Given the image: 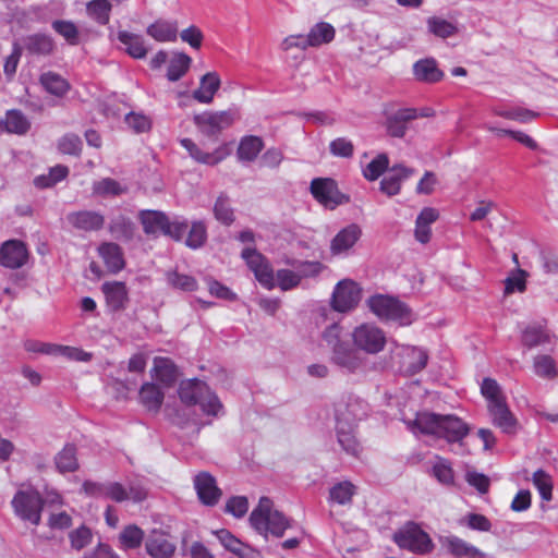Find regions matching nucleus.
<instances>
[{"mask_svg":"<svg viewBox=\"0 0 558 558\" xmlns=\"http://www.w3.org/2000/svg\"><path fill=\"white\" fill-rule=\"evenodd\" d=\"M404 423L415 436H430L435 439H444L448 444H461L470 433L469 424L456 414L423 411L416 413L414 420H408Z\"/></svg>","mask_w":558,"mask_h":558,"instance_id":"nucleus-1","label":"nucleus"},{"mask_svg":"<svg viewBox=\"0 0 558 558\" xmlns=\"http://www.w3.org/2000/svg\"><path fill=\"white\" fill-rule=\"evenodd\" d=\"M368 411V403L353 396L338 402L336 405L337 439L348 454L357 456L360 452V444L355 437V427L360 421L367 416Z\"/></svg>","mask_w":558,"mask_h":558,"instance_id":"nucleus-2","label":"nucleus"},{"mask_svg":"<svg viewBox=\"0 0 558 558\" xmlns=\"http://www.w3.org/2000/svg\"><path fill=\"white\" fill-rule=\"evenodd\" d=\"M272 506V501L268 497H262L258 506L250 515V522L260 534L269 532L276 537H281L284 531L291 526L290 520Z\"/></svg>","mask_w":558,"mask_h":558,"instance_id":"nucleus-3","label":"nucleus"},{"mask_svg":"<svg viewBox=\"0 0 558 558\" xmlns=\"http://www.w3.org/2000/svg\"><path fill=\"white\" fill-rule=\"evenodd\" d=\"M179 396L187 405L198 404L207 415L217 416L222 410L218 397L209 389L206 383L196 378L182 381L179 388Z\"/></svg>","mask_w":558,"mask_h":558,"instance_id":"nucleus-4","label":"nucleus"},{"mask_svg":"<svg viewBox=\"0 0 558 558\" xmlns=\"http://www.w3.org/2000/svg\"><path fill=\"white\" fill-rule=\"evenodd\" d=\"M371 312L380 320L408 326L415 319L412 310L397 298L377 294L367 300Z\"/></svg>","mask_w":558,"mask_h":558,"instance_id":"nucleus-5","label":"nucleus"},{"mask_svg":"<svg viewBox=\"0 0 558 558\" xmlns=\"http://www.w3.org/2000/svg\"><path fill=\"white\" fill-rule=\"evenodd\" d=\"M393 541L400 548L418 555L429 554L434 549L429 535L414 522H408L399 529Z\"/></svg>","mask_w":558,"mask_h":558,"instance_id":"nucleus-6","label":"nucleus"},{"mask_svg":"<svg viewBox=\"0 0 558 558\" xmlns=\"http://www.w3.org/2000/svg\"><path fill=\"white\" fill-rule=\"evenodd\" d=\"M11 504L14 513L20 519L28 521L34 525H38L40 523L45 501L39 492L33 488L19 490L14 495Z\"/></svg>","mask_w":558,"mask_h":558,"instance_id":"nucleus-7","label":"nucleus"},{"mask_svg":"<svg viewBox=\"0 0 558 558\" xmlns=\"http://www.w3.org/2000/svg\"><path fill=\"white\" fill-rule=\"evenodd\" d=\"M351 336L354 347L367 354L381 352L387 343L385 331L375 324H361L353 329Z\"/></svg>","mask_w":558,"mask_h":558,"instance_id":"nucleus-8","label":"nucleus"},{"mask_svg":"<svg viewBox=\"0 0 558 558\" xmlns=\"http://www.w3.org/2000/svg\"><path fill=\"white\" fill-rule=\"evenodd\" d=\"M236 120L235 110L222 111H204L195 114L193 118L194 124L201 133L208 137L217 136L223 130L230 128Z\"/></svg>","mask_w":558,"mask_h":558,"instance_id":"nucleus-9","label":"nucleus"},{"mask_svg":"<svg viewBox=\"0 0 558 558\" xmlns=\"http://www.w3.org/2000/svg\"><path fill=\"white\" fill-rule=\"evenodd\" d=\"M361 300V289L349 279L341 280L333 289L331 298L332 310L339 313H347L353 310Z\"/></svg>","mask_w":558,"mask_h":558,"instance_id":"nucleus-10","label":"nucleus"},{"mask_svg":"<svg viewBox=\"0 0 558 558\" xmlns=\"http://www.w3.org/2000/svg\"><path fill=\"white\" fill-rule=\"evenodd\" d=\"M311 193L318 203L330 209L349 201L339 192L336 182L328 178L314 179L311 182Z\"/></svg>","mask_w":558,"mask_h":558,"instance_id":"nucleus-11","label":"nucleus"},{"mask_svg":"<svg viewBox=\"0 0 558 558\" xmlns=\"http://www.w3.org/2000/svg\"><path fill=\"white\" fill-rule=\"evenodd\" d=\"M147 497V488L141 481H132L128 486L119 482H107L106 499L116 502L133 501L141 502Z\"/></svg>","mask_w":558,"mask_h":558,"instance_id":"nucleus-12","label":"nucleus"},{"mask_svg":"<svg viewBox=\"0 0 558 558\" xmlns=\"http://www.w3.org/2000/svg\"><path fill=\"white\" fill-rule=\"evenodd\" d=\"M438 543L441 550L454 558H486L487 554L477 548L473 544L462 539L461 537L448 534L439 535Z\"/></svg>","mask_w":558,"mask_h":558,"instance_id":"nucleus-13","label":"nucleus"},{"mask_svg":"<svg viewBox=\"0 0 558 558\" xmlns=\"http://www.w3.org/2000/svg\"><path fill=\"white\" fill-rule=\"evenodd\" d=\"M331 313L332 311L326 306L318 307L315 312V324L317 326L326 325L322 333V339L327 347L331 349L332 353L338 345H343L345 342L341 340L342 328L339 323L333 319H329V315Z\"/></svg>","mask_w":558,"mask_h":558,"instance_id":"nucleus-14","label":"nucleus"},{"mask_svg":"<svg viewBox=\"0 0 558 558\" xmlns=\"http://www.w3.org/2000/svg\"><path fill=\"white\" fill-rule=\"evenodd\" d=\"M28 250L20 240H8L0 246V265L9 269H19L28 260Z\"/></svg>","mask_w":558,"mask_h":558,"instance_id":"nucleus-15","label":"nucleus"},{"mask_svg":"<svg viewBox=\"0 0 558 558\" xmlns=\"http://www.w3.org/2000/svg\"><path fill=\"white\" fill-rule=\"evenodd\" d=\"M359 351L360 350L355 347L352 348L348 342L343 345H338V348L335 349V352L331 353V362L342 372L354 374L365 364V359Z\"/></svg>","mask_w":558,"mask_h":558,"instance_id":"nucleus-16","label":"nucleus"},{"mask_svg":"<svg viewBox=\"0 0 558 558\" xmlns=\"http://www.w3.org/2000/svg\"><path fill=\"white\" fill-rule=\"evenodd\" d=\"M180 144L187 150L191 158H193L198 163L207 166H215L221 162L230 154L227 145H221L214 151L206 153L201 149L191 138H182L180 140Z\"/></svg>","mask_w":558,"mask_h":558,"instance_id":"nucleus-17","label":"nucleus"},{"mask_svg":"<svg viewBox=\"0 0 558 558\" xmlns=\"http://www.w3.org/2000/svg\"><path fill=\"white\" fill-rule=\"evenodd\" d=\"M194 488L201 502L206 506H215L221 497V490L215 477L207 472H201L194 476Z\"/></svg>","mask_w":558,"mask_h":558,"instance_id":"nucleus-18","label":"nucleus"},{"mask_svg":"<svg viewBox=\"0 0 558 558\" xmlns=\"http://www.w3.org/2000/svg\"><path fill=\"white\" fill-rule=\"evenodd\" d=\"M492 423L501 429L502 433L513 435L517 433L519 422L510 411L506 400L492 405H487Z\"/></svg>","mask_w":558,"mask_h":558,"instance_id":"nucleus-19","label":"nucleus"},{"mask_svg":"<svg viewBox=\"0 0 558 558\" xmlns=\"http://www.w3.org/2000/svg\"><path fill=\"white\" fill-rule=\"evenodd\" d=\"M362 235L361 228L351 223L345 228L341 229L330 243V252L332 255H342L347 254L360 240Z\"/></svg>","mask_w":558,"mask_h":558,"instance_id":"nucleus-20","label":"nucleus"},{"mask_svg":"<svg viewBox=\"0 0 558 558\" xmlns=\"http://www.w3.org/2000/svg\"><path fill=\"white\" fill-rule=\"evenodd\" d=\"M418 118L415 108H401L389 114L386 120L387 132L392 137H403L408 131V123Z\"/></svg>","mask_w":558,"mask_h":558,"instance_id":"nucleus-21","label":"nucleus"},{"mask_svg":"<svg viewBox=\"0 0 558 558\" xmlns=\"http://www.w3.org/2000/svg\"><path fill=\"white\" fill-rule=\"evenodd\" d=\"M68 222L75 229L90 232L98 231L105 225V217L95 210H80L66 216Z\"/></svg>","mask_w":558,"mask_h":558,"instance_id":"nucleus-22","label":"nucleus"},{"mask_svg":"<svg viewBox=\"0 0 558 558\" xmlns=\"http://www.w3.org/2000/svg\"><path fill=\"white\" fill-rule=\"evenodd\" d=\"M555 339L548 329L538 324L529 325L521 331V343L529 350L553 344Z\"/></svg>","mask_w":558,"mask_h":558,"instance_id":"nucleus-23","label":"nucleus"},{"mask_svg":"<svg viewBox=\"0 0 558 558\" xmlns=\"http://www.w3.org/2000/svg\"><path fill=\"white\" fill-rule=\"evenodd\" d=\"M414 169L404 167L403 165H396L389 173L380 181V191L388 196L399 194L401 182L414 174Z\"/></svg>","mask_w":558,"mask_h":558,"instance_id":"nucleus-24","label":"nucleus"},{"mask_svg":"<svg viewBox=\"0 0 558 558\" xmlns=\"http://www.w3.org/2000/svg\"><path fill=\"white\" fill-rule=\"evenodd\" d=\"M145 547L151 558H171L175 550V545L162 532L156 530L147 537Z\"/></svg>","mask_w":558,"mask_h":558,"instance_id":"nucleus-25","label":"nucleus"},{"mask_svg":"<svg viewBox=\"0 0 558 558\" xmlns=\"http://www.w3.org/2000/svg\"><path fill=\"white\" fill-rule=\"evenodd\" d=\"M428 354L422 348L408 345L402 349L401 367L409 375L421 372L426 366Z\"/></svg>","mask_w":558,"mask_h":558,"instance_id":"nucleus-26","label":"nucleus"},{"mask_svg":"<svg viewBox=\"0 0 558 558\" xmlns=\"http://www.w3.org/2000/svg\"><path fill=\"white\" fill-rule=\"evenodd\" d=\"M439 213L436 208L424 207L415 220L414 235L422 244L429 242L432 236L430 226L438 219Z\"/></svg>","mask_w":558,"mask_h":558,"instance_id":"nucleus-27","label":"nucleus"},{"mask_svg":"<svg viewBox=\"0 0 558 558\" xmlns=\"http://www.w3.org/2000/svg\"><path fill=\"white\" fill-rule=\"evenodd\" d=\"M178 368L168 357L157 356L154 359L151 376L166 387L172 386L178 379Z\"/></svg>","mask_w":558,"mask_h":558,"instance_id":"nucleus-28","label":"nucleus"},{"mask_svg":"<svg viewBox=\"0 0 558 558\" xmlns=\"http://www.w3.org/2000/svg\"><path fill=\"white\" fill-rule=\"evenodd\" d=\"M178 24L175 21L159 19L148 25L146 33L159 43H173L178 38Z\"/></svg>","mask_w":558,"mask_h":558,"instance_id":"nucleus-29","label":"nucleus"},{"mask_svg":"<svg viewBox=\"0 0 558 558\" xmlns=\"http://www.w3.org/2000/svg\"><path fill=\"white\" fill-rule=\"evenodd\" d=\"M220 77L217 72H208L201 77L199 87L193 92V98L201 104H210L220 88Z\"/></svg>","mask_w":558,"mask_h":558,"instance_id":"nucleus-30","label":"nucleus"},{"mask_svg":"<svg viewBox=\"0 0 558 558\" xmlns=\"http://www.w3.org/2000/svg\"><path fill=\"white\" fill-rule=\"evenodd\" d=\"M413 74L417 81L424 83H436L444 77V72L433 58L416 61L413 65Z\"/></svg>","mask_w":558,"mask_h":558,"instance_id":"nucleus-31","label":"nucleus"},{"mask_svg":"<svg viewBox=\"0 0 558 558\" xmlns=\"http://www.w3.org/2000/svg\"><path fill=\"white\" fill-rule=\"evenodd\" d=\"M118 40L124 46L125 52L134 59H144L147 54V47L143 36L128 31H119Z\"/></svg>","mask_w":558,"mask_h":558,"instance_id":"nucleus-32","label":"nucleus"},{"mask_svg":"<svg viewBox=\"0 0 558 558\" xmlns=\"http://www.w3.org/2000/svg\"><path fill=\"white\" fill-rule=\"evenodd\" d=\"M98 252L109 271L117 274L124 268L123 252L118 244L102 243L98 247Z\"/></svg>","mask_w":558,"mask_h":558,"instance_id":"nucleus-33","label":"nucleus"},{"mask_svg":"<svg viewBox=\"0 0 558 558\" xmlns=\"http://www.w3.org/2000/svg\"><path fill=\"white\" fill-rule=\"evenodd\" d=\"M101 289L110 310L119 311L123 308L124 303L128 300V291L123 282H105Z\"/></svg>","mask_w":558,"mask_h":558,"instance_id":"nucleus-34","label":"nucleus"},{"mask_svg":"<svg viewBox=\"0 0 558 558\" xmlns=\"http://www.w3.org/2000/svg\"><path fill=\"white\" fill-rule=\"evenodd\" d=\"M140 402L148 410L158 412L160 409L165 395L161 389L153 383H145L140 389Z\"/></svg>","mask_w":558,"mask_h":558,"instance_id":"nucleus-35","label":"nucleus"},{"mask_svg":"<svg viewBox=\"0 0 558 558\" xmlns=\"http://www.w3.org/2000/svg\"><path fill=\"white\" fill-rule=\"evenodd\" d=\"M355 494L356 486L349 481H342L330 487L328 502L331 505L349 506Z\"/></svg>","mask_w":558,"mask_h":558,"instance_id":"nucleus-36","label":"nucleus"},{"mask_svg":"<svg viewBox=\"0 0 558 558\" xmlns=\"http://www.w3.org/2000/svg\"><path fill=\"white\" fill-rule=\"evenodd\" d=\"M533 372L543 379L553 380L558 377L557 361L549 354H536L533 357Z\"/></svg>","mask_w":558,"mask_h":558,"instance_id":"nucleus-37","label":"nucleus"},{"mask_svg":"<svg viewBox=\"0 0 558 558\" xmlns=\"http://www.w3.org/2000/svg\"><path fill=\"white\" fill-rule=\"evenodd\" d=\"M140 219L145 233L156 235L165 232L168 217L161 211L143 210L140 214Z\"/></svg>","mask_w":558,"mask_h":558,"instance_id":"nucleus-38","label":"nucleus"},{"mask_svg":"<svg viewBox=\"0 0 558 558\" xmlns=\"http://www.w3.org/2000/svg\"><path fill=\"white\" fill-rule=\"evenodd\" d=\"M336 35L335 27L326 22H319L315 24L306 35L307 44L311 47H319L325 44H329L333 40Z\"/></svg>","mask_w":558,"mask_h":558,"instance_id":"nucleus-39","label":"nucleus"},{"mask_svg":"<svg viewBox=\"0 0 558 558\" xmlns=\"http://www.w3.org/2000/svg\"><path fill=\"white\" fill-rule=\"evenodd\" d=\"M166 282L171 289L182 292H194L198 288L197 280L193 276L179 272L178 270L167 271Z\"/></svg>","mask_w":558,"mask_h":558,"instance_id":"nucleus-40","label":"nucleus"},{"mask_svg":"<svg viewBox=\"0 0 558 558\" xmlns=\"http://www.w3.org/2000/svg\"><path fill=\"white\" fill-rule=\"evenodd\" d=\"M4 130L9 133L24 135L31 129V122L20 110H9L3 121Z\"/></svg>","mask_w":558,"mask_h":558,"instance_id":"nucleus-41","label":"nucleus"},{"mask_svg":"<svg viewBox=\"0 0 558 558\" xmlns=\"http://www.w3.org/2000/svg\"><path fill=\"white\" fill-rule=\"evenodd\" d=\"M192 63L191 57L184 52H175L169 61L167 78L177 82L189 71Z\"/></svg>","mask_w":558,"mask_h":558,"instance_id":"nucleus-42","label":"nucleus"},{"mask_svg":"<svg viewBox=\"0 0 558 558\" xmlns=\"http://www.w3.org/2000/svg\"><path fill=\"white\" fill-rule=\"evenodd\" d=\"M111 9L112 5L108 0H92L86 3L87 16L99 25L109 23Z\"/></svg>","mask_w":558,"mask_h":558,"instance_id":"nucleus-43","label":"nucleus"},{"mask_svg":"<svg viewBox=\"0 0 558 558\" xmlns=\"http://www.w3.org/2000/svg\"><path fill=\"white\" fill-rule=\"evenodd\" d=\"M54 463L60 473L76 471L78 469L76 448L73 445H65L54 457Z\"/></svg>","mask_w":558,"mask_h":558,"instance_id":"nucleus-44","label":"nucleus"},{"mask_svg":"<svg viewBox=\"0 0 558 558\" xmlns=\"http://www.w3.org/2000/svg\"><path fill=\"white\" fill-rule=\"evenodd\" d=\"M283 263L296 270L301 282L304 278L318 276L324 269L323 264L316 260H299L294 258H286Z\"/></svg>","mask_w":558,"mask_h":558,"instance_id":"nucleus-45","label":"nucleus"},{"mask_svg":"<svg viewBox=\"0 0 558 558\" xmlns=\"http://www.w3.org/2000/svg\"><path fill=\"white\" fill-rule=\"evenodd\" d=\"M263 141L257 136H245L238 148V157L242 161H253L263 149Z\"/></svg>","mask_w":558,"mask_h":558,"instance_id":"nucleus-46","label":"nucleus"},{"mask_svg":"<svg viewBox=\"0 0 558 558\" xmlns=\"http://www.w3.org/2000/svg\"><path fill=\"white\" fill-rule=\"evenodd\" d=\"M40 83L48 93L57 97L64 96L70 88L69 83L62 76L53 72L44 73L40 76Z\"/></svg>","mask_w":558,"mask_h":558,"instance_id":"nucleus-47","label":"nucleus"},{"mask_svg":"<svg viewBox=\"0 0 558 558\" xmlns=\"http://www.w3.org/2000/svg\"><path fill=\"white\" fill-rule=\"evenodd\" d=\"M144 532L134 524L126 525L120 533L119 541L123 549H135L142 545Z\"/></svg>","mask_w":558,"mask_h":558,"instance_id":"nucleus-48","label":"nucleus"},{"mask_svg":"<svg viewBox=\"0 0 558 558\" xmlns=\"http://www.w3.org/2000/svg\"><path fill=\"white\" fill-rule=\"evenodd\" d=\"M52 29L72 46L78 45L80 32L72 21L56 20L51 23Z\"/></svg>","mask_w":558,"mask_h":558,"instance_id":"nucleus-49","label":"nucleus"},{"mask_svg":"<svg viewBox=\"0 0 558 558\" xmlns=\"http://www.w3.org/2000/svg\"><path fill=\"white\" fill-rule=\"evenodd\" d=\"M427 29L439 38H448L457 34V26L439 16H432L427 20Z\"/></svg>","mask_w":558,"mask_h":558,"instance_id":"nucleus-50","label":"nucleus"},{"mask_svg":"<svg viewBox=\"0 0 558 558\" xmlns=\"http://www.w3.org/2000/svg\"><path fill=\"white\" fill-rule=\"evenodd\" d=\"M432 473L442 485H451L454 482V473L449 460L436 456Z\"/></svg>","mask_w":558,"mask_h":558,"instance_id":"nucleus-51","label":"nucleus"},{"mask_svg":"<svg viewBox=\"0 0 558 558\" xmlns=\"http://www.w3.org/2000/svg\"><path fill=\"white\" fill-rule=\"evenodd\" d=\"M185 239V244L190 248L197 250L202 247L207 240V227L203 221H194Z\"/></svg>","mask_w":558,"mask_h":558,"instance_id":"nucleus-52","label":"nucleus"},{"mask_svg":"<svg viewBox=\"0 0 558 558\" xmlns=\"http://www.w3.org/2000/svg\"><path fill=\"white\" fill-rule=\"evenodd\" d=\"M214 215L219 222L226 226H230L234 221V211L227 195L218 196L214 205Z\"/></svg>","mask_w":558,"mask_h":558,"instance_id":"nucleus-53","label":"nucleus"},{"mask_svg":"<svg viewBox=\"0 0 558 558\" xmlns=\"http://www.w3.org/2000/svg\"><path fill=\"white\" fill-rule=\"evenodd\" d=\"M276 287L281 291H290L298 288L301 284L300 276L296 270L293 269H278L275 274Z\"/></svg>","mask_w":558,"mask_h":558,"instance_id":"nucleus-54","label":"nucleus"},{"mask_svg":"<svg viewBox=\"0 0 558 558\" xmlns=\"http://www.w3.org/2000/svg\"><path fill=\"white\" fill-rule=\"evenodd\" d=\"M533 484L539 493V496L545 501H550L553 498V480L548 473L543 470H537L533 474Z\"/></svg>","mask_w":558,"mask_h":558,"instance_id":"nucleus-55","label":"nucleus"},{"mask_svg":"<svg viewBox=\"0 0 558 558\" xmlns=\"http://www.w3.org/2000/svg\"><path fill=\"white\" fill-rule=\"evenodd\" d=\"M483 128L489 132L495 133L497 136L509 135L513 140L518 141L519 143L523 144L524 146H526L531 149H535L537 147L536 142L531 136H529L527 134H525L523 132L511 131V130H506V129H498L490 123H485L483 125Z\"/></svg>","mask_w":558,"mask_h":558,"instance_id":"nucleus-56","label":"nucleus"},{"mask_svg":"<svg viewBox=\"0 0 558 558\" xmlns=\"http://www.w3.org/2000/svg\"><path fill=\"white\" fill-rule=\"evenodd\" d=\"M460 525H464L473 531L489 532L492 530V522L484 514L468 513L459 520Z\"/></svg>","mask_w":558,"mask_h":558,"instance_id":"nucleus-57","label":"nucleus"},{"mask_svg":"<svg viewBox=\"0 0 558 558\" xmlns=\"http://www.w3.org/2000/svg\"><path fill=\"white\" fill-rule=\"evenodd\" d=\"M27 48L34 53L49 54L54 48V43L50 36L37 34L28 38Z\"/></svg>","mask_w":558,"mask_h":558,"instance_id":"nucleus-58","label":"nucleus"},{"mask_svg":"<svg viewBox=\"0 0 558 558\" xmlns=\"http://www.w3.org/2000/svg\"><path fill=\"white\" fill-rule=\"evenodd\" d=\"M388 166L389 159L387 155L380 154L364 168L363 174L368 181H375L383 174Z\"/></svg>","mask_w":558,"mask_h":558,"instance_id":"nucleus-59","label":"nucleus"},{"mask_svg":"<svg viewBox=\"0 0 558 558\" xmlns=\"http://www.w3.org/2000/svg\"><path fill=\"white\" fill-rule=\"evenodd\" d=\"M481 392L487 400V405H492L506 400V398L501 393L500 386L495 379L492 378H485L483 380L481 386Z\"/></svg>","mask_w":558,"mask_h":558,"instance_id":"nucleus-60","label":"nucleus"},{"mask_svg":"<svg viewBox=\"0 0 558 558\" xmlns=\"http://www.w3.org/2000/svg\"><path fill=\"white\" fill-rule=\"evenodd\" d=\"M69 538H70L71 547L78 551L92 543L93 533H92L90 529H88L85 525H82V526L73 530L69 534Z\"/></svg>","mask_w":558,"mask_h":558,"instance_id":"nucleus-61","label":"nucleus"},{"mask_svg":"<svg viewBox=\"0 0 558 558\" xmlns=\"http://www.w3.org/2000/svg\"><path fill=\"white\" fill-rule=\"evenodd\" d=\"M93 191L95 194L100 196H117L123 193L124 190L116 180L106 178L95 182Z\"/></svg>","mask_w":558,"mask_h":558,"instance_id":"nucleus-62","label":"nucleus"},{"mask_svg":"<svg viewBox=\"0 0 558 558\" xmlns=\"http://www.w3.org/2000/svg\"><path fill=\"white\" fill-rule=\"evenodd\" d=\"M256 280L267 290H272L276 287L275 272L268 259L259 265L253 271Z\"/></svg>","mask_w":558,"mask_h":558,"instance_id":"nucleus-63","label":"nucleus"},{"mask_svg":"<svg viewBox=\"0 0 558 558\" xmlns=\"http://www.w3.org/2000/svg\"><path fill=\"white\" fill-rule=\"evenodd\" d=\"M58 148L62 154L76 156L81 153L82 141L78 135L68 133L59 140Z\"/></svg>","mask_w":558,"mask_h":558,"instance_id":"nucleus-64","label":"nucleus"}]
</instances>
